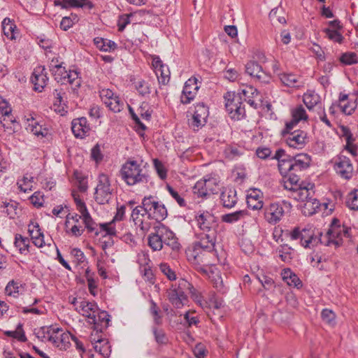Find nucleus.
Instances as JSON below:
<instances>
[{
  "mask_svg": "<svg viewBox=\"0 0 358 358\" xmlns=\"http://www.w3.org/2000/svg\"><path fill=\"white\" fill-rule=\"evenodd\" d=\"M155 169L161 179H165L167 176L166 170L164 164L157 159H154Z\"/></svg>",
  "mask_w": 358,
  "mask_h": 358,
  "instance_id": "nucleus-64",
  "label": "nucleus"
},
{
  "mask_svg": "<svg viewBox=\"0 0 358 358\" xmlns=\"http://www.w3.org/2000/svg\"><path fill=\"white\" fill-rule=\"evenodd\" d=\"M155 74L160 83L165 85L169 81L170 71L166 65H164L163 68L162 67L160 70H157Z\"/></svg>",
  "mask_w": 358,
  "mask_h": 358,
  "instance_id": "nucleus-51",
  "label": "nucleus"
},
{
  "mask_svg": "<svg viewBox=\"0 0 358 358\" xmlns=\"http://www.w3.org/2000/svg\"><path fill=\"white\" fill-rule=\"evenodd\" d=\"M187 289H194V286L187 280L180 279L178 282L172 285L167 289V297L171 305L176 308H181L188 301L185 292Z\"/></svg>",
  "mask_w": 358,
  "mask_h": 358,
  "instance_id": "nucleus-4",
  "label": "nucleus"
},
{
  "mask_svg": "<svg viewBox=\"0 0 358 358\" xmlns=\"http://www.w3.org/2000/svg\"><path fill=\"white\" fill-rule=\"evenodd\" d=\"M247 205L252 210H260L263 208L262 192L258 189H251L246 196Z\"/></svg>",
  "mask_w": 358,
  "mask_h": 358,
  "instance_id": "nucleus-28",
  "label": "nucleus"
},
{
  "mask_svg": "<svg viewBox=\"0 0 358 358\" xmlns=\"http://www.w3.org/2000/svg\"><path fill=\"white\" fill-rule=\"evenodd\" d=\"M120 175L129 186L147 183L149 180L148 171L143 167L142 164L131 159H129L122 165Z\"/></svg>",
  "mask_w": 358,
  "mask_h": 358,
  "instance_id": "nucleus-3",
  "label": "nucleus"
},
{
  "mask_svg": "<svg viewBox=\"0 0 358 358\" xmlns=\"http://www.w3.org/2000/svg\"><path fill=\"white\" fill-rule=\"evenodd\" d=\"M345 204L350 210H358V189H355L348 193Z\"/></svg>",
  "mask_w": 358,
  "mask_h": 358,
  "instance_id": "nucleus-43",
  "label": "nucleus"
},
{
  "mask_svg": "<svg viewBox=\"0 0 358 358\" xmlns=\"http://www.w3.org/2000/svg\"><path fill=\"white\" fill-rule=\"evenodd\" d=\"M28 231L32 240L35 239V237L43 236V234L41 231L39 225L36 224H31L28 226Z\"/></svg>",
  "mask_w": 358,
  "mask_h": 358,
  "instance_id": "nucleus-63",
  "label": "nucleus"
},
{
  "mask_svg": "<svg viewBox=\"0 0 358 358\" xmlns=\"http://www.w3.org/2000/svg\"><path fill=\"white\" fill-rule=\"evenodd\" d=\"M24 289L23 284L20 281L12 280L9 281L5 288V293L8 296L17 297L21 292V289Z\"/></svg>",
  "mask_w": 358,
  "mask_h": 358,
  "instance_id": "nucleus-37",
  "label": "nucleus"
},
{
  "mask_svg": "<svg viewBox=\"0 0 358 358\" xmlns=\"http://www.w3.org/2000/svg\"><path fill=\"white\" fill-rule=\"evenodd\" d=\"M194 220L196 226L202 232L217 234L219 219L212 211L199 210L195 212Z\"/></svg>",
  "mask_w": 358,
  "mask_h": 358,
  "instance_id": "nucleus-7",
  "label": "nucleus"
},
{
  "mask_svg": "<svg viewBox=\"0 0 358 358\" xmlns=\"http://www.w3.org/2000/svg\"><path fill=\"white\" fill-rule=\"evenodd\" d=\"M284 138L289 147L296 149L303 148L308 143L307 133L301 129L289 132V134L287 136H285Z\"/></svg>",
  "mask_w": 358,
  "mask_h": 358,
  "instance_id": "nucleus-18",
  "label": "nucleus"
},
{
  "mask_svg": "<svg viewBox=\"0 0 358 358\" xmlns=\"http://www.w3.org/2000/svg\"><path fill=\"white\" fill-rule=\"evenodd\" d=\"M99 229L95 231L96 236H101L105 238L107 237H115L117 236V231L115 227V222L113 220L108 222L100 223Z\"/></svg>",
  "mask_w": 358,
  "mask_h": 358,
  "instance_id": "nucleus-29",
  "label": "nucleus"
},
{
  "mask_svg": "<svg viewBox=\"0 0 358 358\" xmlns=\"http://www.w3.org/2000/svg\"><path fill=\"white\" fill-rule=\"evenodd\" d=\"M153 334L156 342L159 345H165L168 343V338L162 329L153 328Z\"/></svg>",
  "mask_w": 358,
  "mask_h": 358,
  "instance_id": "nucleus-58",
  "label": "nucleus"
},
{
  "mask_svg": "<svg viewBox=\"0 0 358 358\" xmlns=\"http://www.w3.org/2000/svg\"><path fill=\"white\" fill-rule=\"evenodd\" d=\"M77 311L85 317L91 320L92 317L94 316L96 312V306L91 302L87 301H82L78 307L76 308Z\"/></svg>",
  "mask_w": 358,
  "mask_h": 358,
  "instance_id": "nucleus-32",
  "label": "nucleus"
},
{
  "mask_svg": "<svg viewBox=\"0 0 358 358\" xmlns=\"http://www.w3.org/2000/svg\"><path fill=\"white\" fill-rule=\"evenodd\" d=\"M161 271L170 280H174L176 279V275L175 272L170 268L169 265L166 263H162L159 265Z\"/></svg>",
  "mask_w": 358,
  "mask_h": 358,
  "instance_id": "nucleus-61",
  "label": "nucleus"
},
{
  "mask_svg": "<svg viewBox=\"0 0 358 358\" xmlns=\"http://www.w3.org/2000/svg\"><path fill=\"white\" fill-rule=\"evenodd\" d=\"M281 83L289 87H299L301 85V78L291 73H278Z\"/></svg>",
  "mask_w": 358,
  "mask_h": 358,
  "instance_id": "nucleus-30",
  "label": "nucleus"
},
{
  "mask_svg": "<svg viewBox=\"0 0 358 358\" xmlns=\"http://www.w3.org/2000/svg\"><path fill=\"white\" fill-rule=\"evenodd\" d=\"M96 48L101 51L110 52L117 48L116 43L110 40L96 37L94 39Z\"/></svg>",
  "mask_w": 358,
  "mask_h": 358,
  "instance_id": "nucleus-39",
  "label": "nucleus"
},
{
  "mask_svg": "<svg viewBox=\"0 0 358 358\" xmlns=\"http://www.w3.org/2000/svg\"><path fill=\"white\" fill-rule=\"evenodd\" d=\"M110 316L107 311H99L97 315L95 313L91 320H89V323L93 324L94 330H95L96 333L102 332L108 327L110 321Z\"/></svg>",
  "mask_w": 358,
  "mask_h": 358,
  "instance_id": "nucleus-24",
  "label": "nucleus"
},
{
  "mask_svg": "<svg viewBox=\"0 0 358 358\" xmlns=\"http://www.w3.org/2000/svg\"><path fill=\"white\" fill-rule=\"evenodd\" d=\"M320 206V201L312 196L304 203L302 206V212L305 215L310 216L315 214Z\"/></svg>",
  "mask_w": 358,
  "mask_h": 358,
  "instance_id": "nucleus-38",
  "label": "nucleus"
},
{
  "mask_svg": "<svg viewBox=\"0 0 358 358\" xmlns=\"http://www.w3.org/2000/svg\"><path fill=\"white\" fill-rule=\"evenodd\" d=\"M341 62L346 65H351L358 62L357 55L355 52H346L341 57Z\"/></svg>",
  "mask_w": 358,
  "mask_h": 358,
  "instance_id": "nucleus-57",
  "label": "nucleus"
},
{
  "mask_svg": "<svg viewBox=\"0 0 358 358\" xmlns=\"http://www.w3.org/2000/svg\"><path fill=\"white\" fill-rule=\"evenodd\" d=\"M285 187L294 192V197L295 199L304 203L313 196L314 194L313 184L308 183V185L306 186L298 182L297 185H290V187H289L287 182H285Z\"/></svg>",
  "mask_w": 358,
  "mask_h": 358,
  "instance_id": "nucleus-16",
  "label": "nucleus"
},
{
  "mask_svg": "<svg viewBox=\"0 0 358 358\" xmlns=\"http://www.w3.org/2000/svg\"><path fill=\"white\" fill-rule=\"evenodd\" d=\"M166 189L180 207H185L186 206V202L185 199H183V197H182L180 194H179L178 191H176L169 185H166Z\"/></svg>",
  "mask_w": 358,
  "mask_h": 358,
  "instance_id": "nucleus-56",
  "label": "nucleus"
},
{
  "mask_svg": "<svg viewBox=\"0 0 358 358\" xmlns=\"http://www.w3.org/2000/svg\"><path fill=\"white\" fill-rule=\"evenodd\" d=\"M199 89L198 80L195 77L189 78L185 83L180 101L183 104L189 103L195 97Z\"/></svg>",
  "mask_w": 358,
  "mask_h": 358,
  "instance_id": "nucleus-19",
  "label": "nucleus"
},
{
  "mask_svg": "<svg viewBox=\"0 0 358 358\" xmlns=\"http://www.w3.org/2000/svg\"><path fill=\"white\" fill-rule=\"evenodd\" d=\"M55 330L53 335L49 337V341L61 350H66L71 345L70 338L73 335L69 332H62V330L58 327H55Z\"/></svg>",
  "mask_w": 358,
  "mask_h": 358,
  "instance_id": "nucleus-22",
  "label": "nucleus"
},
{
  "mask_svg": "<svg viewBox=\"0 0 358 358\" xmlns=\"http://www.w3.org/2000/svg\"><path fill=\"white\" fill-rule=\"evenodd\" d=\"M80 219H83L82 214L69 213L64 223L65 231L76 237L80 236L85 231V228L80 224Z\"/></svg>",
  "mask_w": 358,
  "mask_h": 358,
  "instance_id": "nucleus-15",
  "label": "nucleus"
},
{
  "mask_svg": "<svg viewBox=\"0 0 358 358\" xmlns=\"http://www.w3.org/2000/svg\"><path fill=\"white\" fill-rule=\"evenodd\" d=\"M225 107L231 117L234 120H242L245 116V107L243 105V97L239 94L228 92L224 95Z\"/></svg>",
  "mask_w": 358,
  "mask_h": 358,
  "instance_id": "nucleus-8",
  "label": "nucleus"
},
{
  "mask_svg": "<svg viewBox=\"0 0 358 358\" xmlns=\"http://www.w3.org/2000/svg\"><path fill=\"white\" fill-rule=\"evenodd\" d=\"M187 291H189V293L191 294V296L194 301L199 303L203 308L208 307V302L203 299V296L197 292L194 287L192 290V289H187Z\"/></svg>",
  "mask_w": 358,
  "mask_h": 358,
  "instance_id": "nucleus-59",
  "label": "nucleus"
},
{
  "mask_svg": "<svg viewBox=\"0 0 358 358\" xmlns=\"http://www.w3.org/2000/svg\"><path fill=\"white\" fill-rule=\"evenodd\" d=\"M317 236L315 233V229L312 227L304 228L295 227L289 233L292 241L299 240L301 245L305 248H313L322 241V234L318 233Z\"/></svg>",
  "mask_w": 358,
  "mask_h": 358,
  "instance_id": "nucleus-6",
  "label": "nucleus"
},
{
  "mask_svg": "<svg viewBox=\"0 0 358 358\" xmlns=\"http://www.w3.org/2000/svg\"><path fill=\"white\" fill-rule=\"evenodd\" d=\"M217 234L203 233L202 232L198 237L199 240L196 241L193 244L194 252L196 254L194 259L199 255L197 252L202 249L207 252H211L214 250L216 242Z\"/></svg>",
  "mask_w": 358,
  "mask_h": 358,
  "instance_id": "nucleus-14",
  "label": "nucleus"
},
{
  "mask_svg": "<svg viewBox=\"0 0 358 358\" xmlns=\"http://www.w3.org/2000/svg\"><path fill=\"white\" fill-rule=\"evenodd\" d=\"M245 72L261 83H270L271 77L262 70V66L257 62H248L245 65Z\"/></svg>",
  "mask_w": 358,
  "mask_h": 358,
  "instance_id": "nucleus-21",
  "label": "nucleus"
},
{
  "mask_svg": "<svg viewBox=\"0 0 358 358\" xmlns=\"http://www.w3.org/2000/svg\"><path fill=\"white\" fill-rule=\"evenodd\" d=\"M291 208V203L286 201L282 203H271L264 208V219L271 224H276L284 216L285 208L290 209Z\"/></svg>",
  "mask_w": 358,
  "mask_h": 358,
  "instance_id": "nucleus-9",
  "label": "nucleus"
},
{
  "mask_svg": "<svg viewBox=\"0 0 358 358\" xmlns=\"http://www.w3.org/2000/svg\"><path fill=\"white\" fill-rule=\"evenodd\" d=\"M292 162L294 173L301 176V173L310 166L311 157L308 154L300 153L292 157Z\"/></svg>",
  "mask_w": 358,
  "mask_h": 358,
  "instance_id": "nucleus-26",
  "label": "nucleus"
},
{
  "mask_svg": "<svg viewBox=\"0 0 358 358\" xmlns=\"http://www.w3.org/2000/svg\"><path fill=\"white\" fill-rule=\"evenodd\" d=\"M155 231L148 236V245L153 251H160L164 245L173 250H178L180 244L176 234L166 226L159 224L154 227Z\"/></svg>",
  "mask_w": 358,
  "mask_h": 358,
  "instance_id": "nucleus-2",
  "label": "nucleus"
},
{
  "mask_svg": "<svg viewBox=\"0 0 358 358\" xmlns=\"http://www.w3.org/2000/svg\"><path fill=\"white\" fill-rule=\"evenodd\" d=\"M272 159L278 160L279 171L284 178H287V183L297 185L300 176L294 173L292 157L286 155L284 150L278 149Z\"/></svg>",
  "mask_w": 358,
  "mask_h": 358,
  "instance_id": "nucleus-5",
  "label": "nucleus"
},
{
  "mask_svg": "<svg viewBox=\"0 0 358 358\" xmlns=\"http://www.w3.org/2000/svg\"><path fill=\"white\" fill-rule=\"evenodd\" d=\"M324 32L330 40L339 43H342L343 37L342 34L338 31V30H334L331 28H326L324 29Z\"/></svg>",
  "mask_w": 358,
  "mask_h": 358,
  "instance_id": "nucleus-54",
  "label": "nucleus"
},
{
  "mask_svg": "<svg viewBox=\"0 0 358 358\" xmlns=\"http://www.w3.org/2000/svg\"><path fill=\"white\" fill-rule=\"evenodd\" d=\"M94 348L96 352L104 358L108 357L111 352L109 342L108 340L103 338H98L96 341V344L94 345Z\"/></svg>",
  "mask_w": 358,
  "mask_h": 358,
  "instance_id": "nucleus-36",
  "label": "nucleus"
},
{
  "mask_svg": "<svg viewBox=\"0 0 358 358\" xmlns=\"http://www.w3.org/2000/svg\"><path fill=\"white\" fill-rule=\"evenodd\" d=\"M220 199L224 207L233 208L237 202L236 190L234 189H225L221 193Z\"/></svg>",
  "mask_w": 358,
  "mask_h": 358,
  "instance_id": "nucleus-31",
  "label": "nucleus"
},
{
  "mask_svg": "<svg viewBox=\"0 0 358 358\" xmlns=\"http://www.w3.org/2000/svg\"><path fill=\"white\" fill-rule=\"evenodd\" d=\"M292 117L294 119V122L299 123L300 121L307 120L308 116L303 106L299 105L292 110Z\"/></svg>",
  "mask_w": 358,
  "mask_h": 358,
  "instance_id": "nucleus-44",
  "label": "nucleus"
},
{
  "mask_svg": "<svg viewBox=\"0 0 358 358\" xmlns=\"http://www.w3.org/2000/svg\"><path fill=\"white\" fill-rule=\"evenodd\" d=\"M213 287L217 289V292L224 294L227 291V288L223 283V280L220 275H217L212 280Z\"/></svg>",
  "mask_w": 358,
  "mask_h": 358,
  "instance_id": "nucleus-62",
  "label": "nucleus"
},
{
  "mask_svg": "<svg viewBox=\"0 0 358 358\" xmlns=\"http://www.w3.org/2000/svg\"><path fill=\"white\" fill-rule=\"evenodd\" d=\"M335 221L338 222V220L334 219L332 220L330 228L324 236L322 235V241L320 242V243L327 246L334 245L336 248L341 245L342 238L341 226H334V224Z\"/></svg>",
  "mask_w": 358,
  "mask_h": 358,
  "instance_id": "nucleus-17",
  "label": "nucleus"
},
{
  "mask_svg": "<svg viewBox=\"0 0 358 358\" xmlns=\"http://www.w3.org/2000/svg\"><path fill=\"white\" fill-rule=\"evenodd\" d=\"M208 114V108L203 103H196L192 117L189 120V126L194 131H198L206 124Z\"/></svg>",
  "mask_w": 358,
  "mask_h": 358,
  "instance_id": "nucleus-13",
  "label": "nucleus"
},
{
  "mask_svg": "<svg viewBox=\"0 0 358 358\" xmlns=\"http://www.w3.org/2000/svg\"><path fill=\"white\" fill-rule=\"evenodd\" d=\"M12 108L9 103L3 97L0 96V113L6 115L10 122H15V119L11 115Z\"/></svg>",
  "mask_w": 358,
  "mask_h": 358,
  "instance_id": "nucleus-46",
  "label": "nucleus"
},
{
  "mask_svg": "<svg viewBox=\"0 0 358 358\" xmlns=\"http://www.w3.org/2000/svg\"><path fill=\"white\" fill-rule=\"evenodd\" d=\"M334 169L341 178L350 180L354 175V168L350 159L342 155L336 157L334 162Z\"/></svg>",
  "mask_w": 358,
  "mask_h": 358,
  "instance_id": "nucleus-12",
  "label": "nucleus"
},
{
  "mask_svg": "<svg viewBox=\"0 0 358 358\" xmlns=\"http://www.w3.org/2000/svg\"><path fill=\"white\" fill-rule=\"evenodd\" d=\"M78 19L76 15H72L71 17H64L60 22V28L64 31H66L73 27L76 22H78Z\"/></svg>",
  "mask_w": 358,
  "mask_h": 358,
  "instance_id": "nucleus-55",
  "label": "nucleus"
},
{
  "mask_svg": "<svg viewBox=\"0 0 358 358\" xmlns=\"http://www.w3.org/2000/svg\"><path fill=\"white\" fill-rule=\"evenodd\" d=\"M29 239L27 237H24L20 234H16L15 236L14 245L19 249V251L22 254L25 251H28L29 246Z\"/></svg>",
  "mask_w": 358,
  "mask_h": 358,
  "instance_id": "nucleus-45",
  "label": "nucleus"
},
{
  "mask_svg": "<svg viewBox=\"0 0 358 358\" xmlns=\"http://www.w3.org/2000/svg\"><path fill=\"white\" fill-rule=\"evenodd\" d=\"M31 82L34 85V90L41 92L48 82V77L45 69L43 66H36L31 76Z\"/></svg>",
  "mask_w": 358,
  "mask_h": 358,
  "instance_id": "nucleus-20",
  "label": "nucleus"
},
{
  "mask_svg": "<svg viewBox=\"0 0 358 358\" xmlns=\"http://www.w3.org/2000/svg\"><path fill=\"white\" fill-rule=\"evenodd\" d=\"M167 215L165 205L152 195L145 196L141 201V204L133 208L131 213L135 226L143 232L149 231L152 226V220H155L157 224H162L161 222L165 220Z\"/></svg>",
  "mask_w": 358,
  "mask_h": 358,
  "instance_id": "nucleus-1",
  "label": "nucleus"
},
{
  "mask_svg": "<svg viewBox=\"0 0 358 358\" xmlns=\"http://www.w3.org/2000/svg\"><path fill=\"white\" fill-rule=\"evenodd\" d=\"M71 130L76 138H83L88 135L90 127L85 117H80L73 120Z\"/></svg>",
  "mask_w": 358,
  "mask_h": 358,
  "instance_id": "nucleus-25",
  "label": "nucleus"
},
{
  "mask_svg": "<svg viewBox=\"0 0 358 358\" xmlns=\"http://www.w3.org/2000/svg\"><path fill=\"white\" fill-rule=\"evenodd\" d=\"M239 94L243 97V100L246 101L250 106L257 108L259 106L257 100H260L259 92L256 88L251 85L244 86L238 90Z\"/></svg>",
  "mask_w": 358,
  "mask_h": 358,
  "instance_id": "nucleus-23",
  "label": "nucleus"
},
{
  "mask_svg": "<svg viewBox=\"0 0 358 358\" xmlns=\"http://www.w3.org/2000/svg\"><path fill=\"white\" fill-rule=\"evenodd\" d=\"M248 215V213L245 210H237L231 213L222 215V221L225 223L231 224L243 219Z\"/></svg>",
  "mask_w": 358,
  "mask_h": 358,
  "instance_id": "nucleus-41",
  "label": "nucleus"
},
{
  "mask_svg": "<svg viewBox=\"0 0 358 358\" xmlns=\"http://www.w3.org/2000/svg\"><path fill=\"white\" fill-rule=\"evenodd\" d=\"M135 89L142 96H148L151 93V87L148 81L140 79L134 83Z\"/></svg>",
  "mask_w": 358,
  "mask_h": 358,
  "instance_id": "nucleus-42",
  "label": "nucleus"
},
{
  "mask_svg": "<svg viewBox=\"0 0 358 358\" xmlns=\"http://www.w3.org/2000/svg\"><path fill=\"white\" fill-rule=\"evenodd\" d=\"M55 327H43L36 331L35 334L41 341H44L45 340L49 341V337L55 332Z\"/></svg>",
  "mask_w": 358,
  "mask_h": 358,
  "instance_id": "nucleus-48",
  "label": "nucleus"
},
{
  "mask_svg": "<svg viewBox=\"0 0 358 358\" xmlns=\"http://www.w3.org/2000/svg\"><path fill=\"white\" fill-rule=\"evenodd\" d=\"M321 97L315 91L308 90L303 96V101L308 110H312L320 103Z\"/></svg>",
  "mask_w": 358,
  "mask_h": 358,
  "instance_id": "nucleus-33",
  "label": "nucleus"
},
{
  "mask_svg": "<svg viewBox=\"0 0 358 358\" xmlns=\"http://www.w3.org/2000/svg\"><path fill=\"white\" fill-rule=\"evenodd\" d=\"M66 95L65 91L62 88L55 89L53 91V96L55 99L54 105L60 106L64 104V96Z\"/></svg>",
  "mask_w": 358,
  "mask_h": 358,
  "instance_id": "nucleus-60",
  "label": "nucleus"
},
{
  "mask_svg": "<svg viewBox=\"0 0 358 358\" xmlns=\"http://www.w3.org/2000/svg\"><path fill=\"white\" fill-rule=\"evenodd\" d=\"M104 104L113 112L114 113H119L120 112L124 106V103L120 97L116 95L111 99H110L109 101H106L104 103Z\"/></svg>",
  "mask_w": 358,
  "mask_h": 358,
  "instance_id": "nucleus-47",
  "label": "nucleus"
},
{
  "mask_svg": "<svg viewBox=\"0 0 358 358\" xmlns=\"http://www.w3.org/2000/svg\"><path fill=\"white\" fill-rule=\"evenodd\" d=\"M63 62L61 64H56L54 66V69H51L50 71L52 72V74L55 76V79L57 82L64 83V78H63L64 72L67 71L64 67H62Z\"/></svg>",
  "mask_w": 358,
  "mask_h": 358,
  "instance_id": "nucleus-53",
  "label": "nucleus"
},
{
  "mask_svg": "<svg viewBox=\"0 0 358 358\" xmlns=\"http://www.w3.org/2000/svg\"><path fill=\"white\" fill-rule=\"evenodd\" d=\"M82 216L85 228L88 230V231L95 233L96 231V224L94 222L88 210L83 213Z\"/></svg>",
  "mask_w": 358,
  "mask_h": 358,
  "instance_id": "nucleus-50",
  "label": "nucleus"
},
{
  "mask_svg": "<svg viewBox=\"0 0 358 358\" xmlns=\"http://www.w3.org/2000/svg\"><path fill=\"white\" fill-rule=\"evenodd\" d=\"M220 190V185L215 178L203 179L198 180L193 187V192L198 197H206L215 194Z\"/></svg>",
  "mask_w": 358,
  "mask_h": 358,
  "instance_id": "nucleus-11",
  "label": "nucleus"
},
{
  "mask_svg": "<svg viewBox=\"0 0 358 358\" xmlns=\"http://www.w3.org/2000/svg\"><path fill=\"white\" fill-rule=\"evenodd\" d=\"M292 248L289 247L287 245H280V248L279 249V257L281 260L284 262H290L292 259V255L291 252Z\"/></svg>",
  "mask_w": 358,
  "mask_h": 358,
  "instance_id": "nucleus-52",
  "label": "nucleus"
},
{
  "mask_svg": "<svg viewBox=\"0 0 358 358\" xmlns=\"http://www.w3.org/2000/svg\"><path fill=\"white\" fill-rule=\"evenodd\" d=\"M3 31L4 35L10 40L15 39V34L17 33L16 25L10 19H4L2 22Z\"/></svg>",
  "mask_w": 358,
  "mask_h": 358,
  "instance_id": "nucleus-40",
  "label": "nucleus"
},
{
  "mask_svg": "<svg viewBox=\"0 0 358 358\" xmlns=\"http://www.w3.org/2000/svg\"><path fill=\"white\" fill-rule=\"evenodd\" d=\"M55 6H59L63 9L69 8H82L91 10L94 4L90 0H55Z\"/></svg>",
  "mask_w": 358,
  "mask_h": 358,
  "instance_id": "nucleus-27",
  "label": "nucleus"
},
{
  "mask_svg": "<svg viewBox=\"0 0 358 358\" xmlns=\"http://www.w3.org/2000/svg\"><path fill=\"white\" fill-rule=\"evenodd\" d=\"M63 78H64V83H69L71 85L73 90H76L80 86L81 79L79 77V73L74 70L64 71Z\"/></svg>",
  "mask_w": 358,
  "mask_h": 358,
  "instance_id": "nucleus-34",
  "label": "nucleus"
},
{
  "mask_svg": "<svg viewBox=\"0 0 358 358\" xmlns=\"http://www.w3.org/2000/svg\"><path fill=\"white\" fill-rule=\"evenodd\" d=\"M321 317L324 322L329 326L334 327L336 324V315L330 309L324 308L321 313Z\"/></svg>",
  "mask_w": 358,
  "mask_h": 358,
  "instance_id": "nucleus-49",
  "label": "nucleus"
},
{
  "mask_svg": "<svg viewBox=\"0 0 358 358\" xmlns=\"http://www.w3.org/2000/svg\"><path fill=\"white\" fill-rule=\"evenodd\" d=\"M26 129L31 131L34 135L36 136L45 137L48 134L47 129L43 127L42 125H40L38 122L36 121L33 117L31 120H27V125Z\"/></svg>",
  "mask_w": 358,
  "mask_h": 358,
  "instance_id": "nucleus-35",
  "label": "nucleus"
},
{
  "mask_svg": "<svg viewBox=\"0 0 358 358\" xmlns=\"http://www.w3.org/2000/svg\"><path fill=\"white\" fill-rule=\"evenodd\" d=\"M111 189L109 178L101 173L99 176L98 185L95 189L94 199L99 204L107 203L111 198Z\"/></svg>",
  "mask_w": 358,
  "mask_h": 358,
  "instance_id": "nucleus-10",
  "label": "nucleus"
}]
</instances>
